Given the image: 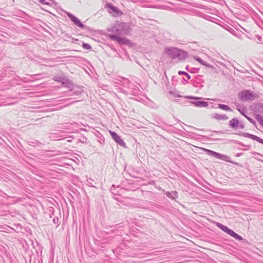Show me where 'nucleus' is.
I'll return each mask as SVG.
<instances>
[{"label":"nucleus","mask_w":263,"mask_h":263,"mask_svg":"<svg viewBox=\"0 0 263 263\" xmlns=\"http://www.w3.org/2000/svg\"><path fill=\"white\" fill-rule=\"evenodd\" d=\"M165 52L172 60L182 61L185 60L188 57V53L186 51L176 47L165 48Z\"/></svg>","instance_id":"nucleus-1"},{"label":"nucleus","mask_w":263,"mask_h":263,"mask_svg":"<svg viewBox=\"0 0 263 263\" xmlns=\"http://www.w3.org/2000/svg\"><path fill=\"white\" fill-rule=\"evenodd\" d=\"M238 97L242 101H250L255 100L257 96L249 90H244L238 93Z\"/></svg>","instance_id":"nucleus-2"},{"label":"nucleus","mask_w":263,"mask_h":263,"mask_svg":"<svg viewBox=\"0 0 263 263\" xmlns=\"http://www.w3.org/2000/svg\"><path fill=\"white\" fill-rule=\"evenodd\" d=\"M216 226L220 229L222 231L226 232L232 237L235 238L236 240L242 241L243 240V237H242L241 236L239 235L237 233H236L234 231L232 230L231 229H230L228 227L224 226L223 224L219 223L216 222Z\"/></svg>","instance_id":"nucleus-3"},{"label":"nucleus","mask_w":263,"mask_h":263,"mask_svg":"<svg viewBox=\"0 0 263 263\" xmlns=\"http://www.w3.org/2000/svg\"><path fill=\"white\" fill-rule=\"evenodd\" d=\"M205 151L206 152V154L211 156L214 157L217 159L222 160L223 161H225L226 162H231L233 164H237V163H235L232 161L230 160V158L226 155H222L221 154L218 153L217 152H215L214 151L208 149H204Z\"/></svg>","instance_id":"nucleus-4"},{"label":"nucleus","mask_w":263,"mask_h":263,"mask_svg":"<svg viewBox=\"0 0 263 263\" xmlns=\"http://www.w3.org/2000/svg\"><path fill=\"white\" fill-rule=\"evenodd\" d=\"M229 125L231 127L234 129H243L245 128V125L243 123L240 121L237 118H233L229 121Z\"/></svg>","instance_id":"nucleus-5"},{"label":"nucleus","mask_w":263,"mask_h":263,"mask_svg":"<svg viewBox=\"0 0 263 263\" xmlns=\"http://www.w3.org/2000/svg\"><path fill=\"white\" fill-rule=\"evenodd\" d=\"M109 134L112 139L117 143V144L124 147H126V143L115 132L109 130Z\"/></svg>","instance_id":"nucleus-6"},{"label":"nucleus","mask_w":263,"mask_h":263,"mask_svg":"<svg viewBox=\"0 0 263 263\" xmlns=\"http://www.w3.org/2000/svg\"><path fill=\"white\" fill-rule=\"evenodd\" d=\"M105 8H107L109 13L112 14L115 16H118L122 14V11H120L116 7L114 6L110 3L107 4Z\"/></svg>","instance_id":"nucleus-7"},{"label":"nucleus","mask_w":263,"mask_h":263,"mask_svg":"<svg viewBox=\"0 0 263 263\" xmlns=\"http://www.w3.org/2000/svg\"><path fill=\"white\" fill-rule=\"evenodd\" d=\"M68 17L76 26H78L81 28H84L85 26L75 16L71 13L68 12L67 13Z\"/></svg>","instance_id":"nucleus-8"},{"label":"nucleus","mask_w":263,"mask_h":263,"mask_svg":"<svg viewBox=\"0 0 263 263\" xmlns=\"http://www.w3.org/2000/svg\"><path fill=\"white\" fill-rule=\"evenodd\" d=\"M239 135H241L244 137L249 138L253 140H255V141H257L258 142L263 144V139H261L260 138L257 137L256 135L251 134L248 133H241V134H239Z\"/></svg>","instance_id":"nucleus-9"},{"label":"nucleus","mask_w":263,"mask_h":263,"mask_svg":"<svg viewBox=\"0 0 263 263\" xmlns=\"http://www.w3.org/2000/svg\"><path fill=\"white\" fill-rule=\"evenodd\" d=\"M62 85L64 87L69 88L71 91L73 90V84L72 81L69 79L67 77L64 79V80L62 82Z\"/></svg>","instance_id":"nucleus-10"},{"label":"nucleus","mask_w":263,"mask_h":263,"mask_svg":"<svg viewBox=\"0 0 263 263\" xmlns=\"http://www.w3.org/2000/svg\"><path fill=\"white\" fill-rule=\"evenodd\" d=\"M191 103L197 107H206L209 105L208 102L200 100L192 101Z\"/></svg>","instance_id":"nucleus-11"},{"label":"nucleus","mask_w":263,"mask_h":263,"mask_svg":"<svg viewBox=\"0 0 263 263\" xmlns=\"http://www.w3.org/2000/svg\"><path fill=\"white\" fill-rule=\"evenodd\" d=\"M164 194L172 200H176L178 198V192L176 191L165 192Z\"/></svg>","instance_id":"nucleus-12"},{"label":"nucleus","mask_w":263,"mask_h":263,"mask_svg":"<svg viewBox=\"0 0 263 263\" xmlns=\"http://www.w3.org/2000/svg\"><path fill=\"white\" fill-rule=\"evenodd\" d=\"M235 106H236L237 110L243 116H246V112L247 109L245 107L243 106V105H241L238 103H235Z\"/></svg>","instance_id":"nucleus-13"},{"label":"nucleus","mask_w":263,"mask_h":263,"mask_svg":"<svg viewBox=\"0 0 263 263\" xmlns=\"http://www.w3.org/2000/svg\"><path fill=\"white\" fill-rule=\"evenodd\" d=\"M122 79L124 80V82H123L122 81L120 80H117L114 82L115 84L116 85H124L125 84H127V87H128V88L130 87L131 83L129 82V81L125 78H123Z\"/></svg>","instance_id":"nucleus-14"},{"label":"nucleus","mask_w":263,"mask_h":263,"mask_svg":"<svg viewBox=\"0 0 263 263\" xmlns=\"http://www.w3.org/2000/svg\"><path fill=\"white\" fill-rule=\"evenodd\" d=\"M194 59L196 61H198L199 63H200L201 64L206 66V67H210V68H213V66L211 65L210 64H208V63H206V62H205L204 61L202 60L200 57H195L194 58Z\"/></svg>","instance_id":"nucleus-15"},{"label":"nucleus","mask_w":263,"mask_h":263,"mask_svg":"<svg viewBox=\"0 0 263 263\" xmlns=\"http://www.w3.org/2000/svg\"><path fill=\"white\" fill-rule=\"evenodd\" d=\"M108 30L109 31L117 33V34L120 35L122 34V31L120 29V26H113L112 28H110L109 29H108Z\"/></svg>","instance_id":"nucleus-16"},{"label":"nucleus","mask_w":263,"mask_h":263,"mask_svg":"<svg viewBox=\"0 0 263 263\" xmlns=\"http://www.w3.org/2000/svg\"><path fill=\"white\" fill-rule=\"evenodd\" d=\"M214 118L218 120H227L229 118L226 115H220L218 114H215Z\"/></svg>","instance_id":"nucleus-17"},{"label":"nucleus","mask_w":263,"mask_h":263,"mask_svg":"<svg viewBox=\"0 0 263 263\" xmlns=\"http://www.w3.org/2000/svg\"><path fill=\"white\" fill-rule=\"evenodd\" d=\"M254 110L257 112H262L263 111V103H258L255 105Z\"/></svg>","instance_id":"nucleus-18"},{"label":"nucleus","mask_w":263,"mask_h":263,"mask_svg":"<svg viewBox=\"0 0 263 263\" xmlns=\"http://www.w3.org/2000/svg\"><path fill=\"white\" fill-rule=\"evenodd\" d=\"M66 76H64L63 74L61 76H54L52 77V80L55 82H58L62 83L63 80H64Z\"/></svg>","instance_id":"nucleus-19"},{"label":"nucleus","mask_w":263,"mask_h":263,"mask_svg":"<svg viewBox=\"0 0 263 263\" xmlns=\"http://www.w3.org/2000/svg\"><path fill=\"white\" fill-rule=\"evenodd\" d=\"M255 118L257 121L263 127V116L260 114L255 115Z\"/></svg>","instance_id":"nucleus-20"},{"label":"nucleus","mask_w":263,"mask_h":263,"mask_svg":"<svg viewBox=\"0 0 263 263\" xmlns=\"http://www.w3.org/2000/svg\"><path fill=\"white\" fill-rule=\"evenodd\" d=\"M236 143L240 145H241L242 147V148H240L239 149H242L243 151H247L248 149H249L250 148H251V145H245L238 141H236Z\"/></svg>","instance_id":"nucleus-21"},{"label":"nucleus","mask_w":263,"mask_h":263,"mask_svg":"<svg viewBox=\"0 0 263 263\" xmlns=\"http://www.w3.org/2000/svg\"><path fill=\"white\" fill-rule=\"evenodd\" d=\"M218 107L222 110H224L226 111H232V109L229 106L225 104H220L218 105Z\"/></svg>","instance_id":"nucleus-22"},{"label":"nucleus","mask_w":263,"mask_h":263,"mask_svg":"<svg viewBox=\"0 0 263 263\" xmlns=\"http://www.w3.org/2000/svg\"><path fill=\"white\" fill-rule=\"evenodd\" d=\"M129 42V40H128L125 37H121L120 36L118 40V43L119 44H126L128 43Z\"/></svg>","instance_id":"nucleus-23"},{"label":"nucleus","mask_w":263,"mask_h":263,"mask_svg":"<svg viewBox=\"0 0 263 263\" xmlns=\"http://www.w3.org/2000/svg\"><path fill=\"white\" fill-rule=\"evenodd\" d=\"M129 42V40H128L125 37H121L120 36L118 40V43L119 44H126L128 43Z\"/></svg>","instance_id":"nucleus-24"},{"label":"nucleus","mask_w":263,"mask_h":263,"mask_svg":"<svg viewBox=\"0 0 263 263\" xmlns=\"http://www.w3.org/2000/svg\"><path fill=\"white\" fill-rule=\"evenodd\" d=\"M9 71L10 72H11L12 73H8L9 74L12 75L13 73H14L13 71H12L10 70V67H6L5 69H4V70L3 71V74L5 75V76H6L7 75V72H9Z\"/></svg>","instance_id":"nucleus-25"},{"label":"nucleus","mask_w":263,"mask_h":263,"mask_svg":"<svg viewBox=\"0 0 263 263\" xmlns=\"http://www.w3.org/2000/svg\"><path fill=\"white\" fill-rule=\"evenodd\" d=\"M119 34H109V38L112 40H115L118 42L119 37Z\"/></svg>","instance_id":"nucleus-26"},{"label":"nucleus","mask_w":263,"mask_h":263,"mask_svg":"<svg viewBox=\"0 0 263 263\" xmlns=\"http://www.w3.org/2000/svg\"><path fill=\"white\" fill-rule=\"evenodd\" d=\"M178 73L179 74V75H184V76H185L187 79L190 80L191 79V76L190 75L187 73L185 71H179Z\"/></svg>","instance_id":"nucleus-27"},{"label":"nucleus","mask_w":263,"mask_h":263,"mask_svg":"<svg viewBox=\"0 0 263 263\" xmlns=\"http://www.w3.org/2000/svg\"><path fill=\"white\" fill-rule=\"evenodd\" d=\"M82 46L83 48L87 50H90L91 49V47L89 44L85 43L84 42L83 43Z\"/></svg>","instance_id":"nucleus-28"},{"label":"nucleus","mask_w":263,"mask_h":263,"mask_svg":"<svg viewBox=\"0 0 263 263\" xmlns=\"http://www.w3.org/2000/svg\"><path fill=\"white\" fill-rule=\"evenodd\" d=\"M246 118H247L248 121L251 123H252L253 125H256V122L253 119H252L251 118L248 117L247 115H246V116H244Z\"/></svg>","instance_id":"nucleus-29"},{"label":"nucleus","mask_w":263,"mask_h":263,"mask_svg":"<svg viewBox=\"0 0 263 263\" xmlns=\"http://www.w3.org/2000/svg\"><path fill=\"white\" fill-rule=\"evenodd\" d=\"M199 69L196 68H191L190 70H188V71L190 73H196L198 72Z\"/></svg>","instance_id":"nucleus-30"},{"label":"nucleus","mask_w":263,"mask_h":263,"mask_svg":"<svg viewBox=\"0 0 263 263\" xmlns=\"http://www.w3.org/2000/svg\"><path fill=\"white\" fill-rule=\"evenodd\" d=\"M79 89H80V90H74L73 91V94L74 95H79L81 94L83 90H82V88H79Z\"/></svg>","instance_id":"nucleus-31"},{"label":"nucleus","mask_w":263,"mask_h":263,"mask_svg":"<svg viewBox=\"0 0 263 263\" xmlns=\"http://www.w3.org/2000/svg\"><path fill=\"white\" fill-rule=\"evenodd\" d=\"M170 93L173 95L175 98H179L181 96L180 95H177L174 91H170Z\"/></svg>","instance_id":"nucleus-32"},{"label":"nucleus","mask_w":263,"mask_h":263,"mask_svg":"<svg viewBox=\"0 0 263 263\" xmlns=\"http://www.w3.org/2000/svg\"><path fill=\"white\" fill-rule=\"evenodd\" d=\"M186 98L190 99H194V100H199L200 98L196 97H192V96H187Z\"/></svg>","instance_id":"nucleus-33"},{"label":"nucleus","mask_w":263,"mask_h":263,"mask_svg":"<svg viewBox=\"0 0 263 263\" xmlns=\"http://www.w3.org/2000/svg\"><path fill=\"white\" fill-rule=\"evenodd\" d=\"M79 142H82V143H86V142H87V139H86V138H85V137H84L82 138V139H80V140H79Z\"/></svg>","instance_id":"nucleus-34"},{"label":"nucleus","mask_w":263,"mask_h":263,"mask_svg":"<svg viewBox=\"0 0 263 263\" xmlns=\"http://www.w3.org/2000/svg\"><path fill=\"white\" fill-rule=\"evenodd\" d=\"M182 83L183 84L186 85L189 83V82L187 80H186L185 78H182Z\"/></svg>","instance_id":"nucleus-35"},{"label":"nucleus","mask_w":263,"mask_h":263,"mask_svg":"<svg viewBox=\"0 0 263 263\" xmlns=\"http://www.w3.org/2000/svg\"><path fill=\"white\" fill-rule=\"evenodd\" d=\"M202 17L205 18V20H210V18L211 17V16L207 15V14H204Z\"/></svg>","instance_id":"nucleus-36"},{"label":"nucleus","mask_w":263,"mask_h":263,"mask_svg":"<svg viewBox=\"0 0 263 263\" xmlns=\"http://www.w3.org/2000/svg\"><path fill=\"white\" fill-rule=\"evenodd\" d=\"M39 1L43 4L48 5L49 3L46 1V0H39Z\"/></svg>","instance_id":"nucleus-37"},{"label":"nucleus","mask_w":263,"mask_h":263,"mask_svg":"<svg viewBox=\"0 0 263 263\" xmlns=\"http://www.w3.org/2000/svg\"><path fill=\"white\" fill-rule=\"evenodd\" d=\"M53 222H54V223L56 224V223H58V222H59V219L58 218H55V217L53 218Z\"/></svg>","instance_id":"nucleus-38"},{"label":"nucleus","mask_w":263,"mask_h":263,"mask_svg":"<svg viewBox=\"0 0 263 263\" xmlns=\"http://www.w3.org/2000/svg\"><path fill=\"white\" fill-rule=\"evenodd\" d=\"M115 187V185L113 184V185L111 186V189H110V190H111V192H112L113 194H115V193H114V191H113V189H114Z\"/></svg>","instance_id":"nucleus-39"},{"label":"nucleus","mask_w":263,"mask_h":263,"mask_svg":"<svg viewBox=\"0 0 263 263\" xmlns=\"http://www.w3.org/2000/svg\"><path fill=\"white\" fill-rule=\"evenodd\" d=\"M32 143L38 144H40V143L37 140H34V142H32Z\"/></svg>","instance_id":"nucleus-40"},{"label":"nucleus","mask_w":263,"mask_h":263,"mask_svg":"<svg viewBox=\"0 0 263 263\" xmlns=\"http://www.w3.org/2000/svg\"><path fill=\"white\" fill-rule=\"evenodd\" d=\"M242 155V153H237L236 155V157H239Z\"/></svg>","instance_id":"nucleus-41"},{"label":"nucleus","mask_w":263,"mask_h":263,"mask_svg":"<svg viewBox=\"0 0 263 263\" xmlns=\"http://www.w3.org/2000/svg\"><path fill=\"white\" fill-rule=\"evenodd\" d=\"M200 77H201L200 76H197L196 77V79L200 81L201 80Z\"/></svg>","instance_id":"nucleus-42"},{"label":"nucleus","mask_w":263,"mask_h":263,"mask_svg":"<svg viewBox=\"0 0 263 263\" xmlns=\"http://www.w3.org/2000/svg\"><path fill=\"white\" fill-rule=\"evenodd\" d=\"M257 38L259 41H260V40L261 39V37L260 36H259V35H257Z\"/></svg>","instance_id":"nucleus-43"},{"label":"nucleus","mask_w":263,"mask_h":263,"mask_svg":"<svg viewBox=\"0 0 263 263\" xmlns=\"http://www.w3.org/2000/svg\"><path fill=\"white\" fill-rule=\"evenodd\" d=\"M67 141L68 142H71L72 141V139H71V138L70 139H68V140H67Z\"/></svg>","instance_id":"nucleus-44"},{"label":"nucleus","mask_w":263,"mask_h":263,"mask_svg":"<svg viewBox=\"0 0 263 263\" xmlns=\"http://www.w3.org/2000/svg\"><path fill=\"white\" fill-rule=\"evenodd\" d=\"M87 181L88 183L90 184V185H91V186H93V185H92V184H91V182H89L88 180H87Z\"/></svg>","instance_id":"nucleus-45"},{"label":"nucleus","mask_w":263,"mask_h":263,"mask_svg":"<svg viewBox=\"0 0 263 263\" xmlns=\"http://www.w3.org/2000/svg\"><path fill=\"white\" fill-rule=\"evenodd\" d=\"M185 69H186V70H187V71H188V70H190V69H189V66H186L185 67Z\"/></svg>","instance_id":"nucleus-46"},{"label":"nucleus","mask_w":263,"mask_h":263,"mask_svg":"<svg viewBox=\"0 0 263 263\" xmlns=\"http://www.w3.org/2000/svg\"><path fill=\"white\" fill-rule=\"evenodd\" d=\"M77 102V101H73V102H71L69 103V104H73V103H75V102Z\"/></svg>","instance_id":"nucleus-47"},{"label":"nucleus","mask_w":263,"mask_h":263,"mask_svg":"<svg viewBox=\"0 0 263 263\" xmlns=\"http://www.w3.org/2000/svg\"><path fill=\"white\" fill-rule=\"evenodd\" d=\"M215 132L216 133H222L221 131H217V132Z\"/></svg>","instance_id":"nucleus-48"},{"label":"nucleus","mask_w":263,"mask_h":263,"mask_svg":"<svg viewBox=\"0 0 263 263\" xmlns=\"http://www.w3.org/2000/svg\"><path fill=\"white\" fill-rule=\"evenodd\" d=\"M71 100L70 98H67V99H66V100H67V101H69V100Z\"/></svg>","instance_id":"nucleus-49"},{"label":"nucleus","mask_w":263,"mask_h":263,"mask_svg":"<svg viewBox=\"0 0 263 263\" xmlns=\"http://www.w3.org/2000/svg\"><path fill=\"white\" fill-rule=\"evenodd\" d=\"M203 85H201V86H200V88L203 87Z\"/></svg>","instance_id":"nucleus-50"},{"label":"nucleus","mask_w":263,"mask_h":263,"mask_svg":"<svg viewBox=\"0 0 263 263\" xmlns=\"http://www.w3.org/2000/svg\"><path fill=\"white\" fill-rule=\"evenodd\" d=\"M190 127H192V128H193V127H192V126H190ZM194 128L196 129V128H195V127H194Z\"/></svg>","instance_id":"nucleus-51"},{"label":"nucleus","mask_w":263,"mask_h":263,"mask_svg":"<svg viewBox=\"0 0 263 263\" xmlns=\"http://www.w3.org/2000/svg\"><path fill=\"white\" fill-rule=\"evenodd\" d=\"M50 217L52 218V215L51 214H50Z\"/></svg>","instance_id":"nucleus-52"}]
</instances>
